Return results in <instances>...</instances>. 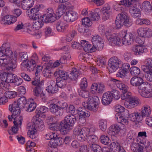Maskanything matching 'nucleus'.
<instances>
[{
    "instance_id": "nucleus-1",
    "label": "nucleus",
    "mask_w": 152,
    "mask_h": 152,
    "mask_svg": "<svg viewBox=\"0 0 152 152\" xmlns=\"http://www.w3.org/2000/svg\"><path fill=\"white\" fill-rule=\"evenodd\" d=\"M76 121V117L73 115L69 114L66 115L64 120L60 122L61 132H64L65 134L67 133L72 129Z\"/></svg>"
},
{
    "instance_id": "nucleus-2",
    "label": "nucleus",
    "mask_w": 152,
    "mask_h": 152,
    "mask_svg": "<svg viewBox=\"0 0 152 152\" xmlns=\"http://www.w3.org/2000/svg\"><path fill=\"white\" fill-rule=\"evenodd\" d=\"M115 22L117 29L120 28L124 25L128 27L132 24L131 20L129 19V17L125 12H122L118 14L116 17V20Z\"/></svg>"
},
{
    "instance_id": "nucleus-3",
    "label": "nucleus",
    "mask_w": 152,
    "mask_h": 152,
    "mask_svg": "<svg viewBox=\"0 0 152 152\" xmlns=\"http://www.w3.org/2000/svg\"><path fill=\"white\" fill-rule=\"evenodd\" d=\"M18 60L20 61H22V65L24 67L27 68L29 71L34 70L36 66V62L33 59H31L27 63L25 64L26 62L28 59V56L26 52H20L19 53Z\"/></svg>"
},
{
    "instance_id": "nucleus-4",
    "label": "nucleus",
    "mask_w": 152,
    "mask_h": 152,
    "mask_svg": "<svg viewBox=\"0 0 152 152\" xmlns=\"http://www.w3.org/2000/svg\"><path fill=\"white\" fill-rule=\"evenodd\" d=\"M66 111L68 112H69L71 114L76 115L77 113L79 115L80 121L83 120L84 123L86 121L85 117H88L90 115V113L86 110L85 109L79 108L76 109L75 107L72 105H69Z\"/></svg>"
},
{
    "instance_id": "nucleus-5",
    "label": "nucleus",
    "mask_w": 152,
    "mask_h": 152,
    "mask_svg": "<svg viewBox=\"0 0 152 152\" xmlns=\"http://www.w3.org/2000/svg\"><path fill=\"white\" fill-rule=\"evenodd\" d=\"M92 51L101 50L103 48L104 43L102 39L98 35L94 36L91 39Z\"/></svg>"
},
{
    "instance_id": "nucleus-6",
    "label": "nucleus",
    "mask_w": 152,
    "mask_h": 152,
    "mask_svg": "<svg viewBox=\"0 0 152 152\" xmlns=\"http://www.w3.org/2000/svg\"><path fill=\"white\" fill-rule=\"evenodd\" d=\"M138 91L142 97L145 98L152 97V86L148 83L145 84L142 88L138 89Z\"/></svg>"
},
{
    "instance_id": "nucleus-7",
    "label": "nucleus",
    "mask_w": 152,
    "mask_h": 152,
    "mask_svg": "<svg viewBox=\"0 0 152 152\" xmlns=\"http://www.w3.org/2000/svg\"><path fill=\"white\" fill-rule=\"evenodd\" d=\"M137 2L135 0L132 3H129L130 4H128L129 7V11L131 16L134 18H138L140 16V11L137 7Z\"/></svg>"
},
{
    "instance_id": "nucleus-8",
    "label": "nucleus",
    "mask_w": 152,
    "mask_h": 152,
    "mask_svg": "<svg viewBox=\"0 0 152 152\" xmlns=\"http://www.w3.org/2000/svg\"><path fill=\"white\" fill-rule=\"evenodd\" d=\"M121 61L117 57H114L110 58L109 61V69L110 72H113L121 65Z\"/></svg>"
},
{
    "instance_id": "nucleus-9",
    "label": "nucleus",
    "mask_w": 152,
    "mask_h": 152,
    "mask_svg": "<svg viewBox=\"0 0 152 152\" xmlns=\"http://www.w3.org/2000/svg\"><path fill=\"white\" fill-rule=\"evenodd\" d=\"M53 138L50 140L48 145L51 148H56L60 145L62 143L63 138L59 136L58 134L55 133H53L51 136Z\"/></svg>"
},
{
    "instance_id": "nucleus-10",
    "label": "nucleus",
    "mask_w": 152,
    "mask_h": 152,
    "mask_svg": "<svg viewBox=\"0 0 152 152\" xmlns=\"http://www.w3.org/2000/svg\"><path fill=\"white\" fill-rule=\"evenodd\" d=\"M12 51L10 50V47L8 43L3 44L2 46L0 47V56H4L9 58L11 56Z\"/></svg>"
},
{
    "instance_id": "nucleus-11",
    "label": "nucleus",
    "mask_w": 152,
    "mask_h": 152,
    "mask_svg": "<svg viewBox=\"0 0 152 152\" xmlns=\"http://www.w3.org/2000/svg\"><path fill=\"white\" fill-rule=\"evenodd\" d=\"M130 83L131 85L134 87H138V89H139L143 87L144 84L147 82H144L143 79L141 77L134 76L131 78Z\"/></svg>"
},
{
    "instance_id": "nucleus-12",
    "label": "nucleus",
    "mask_w": 152,
    "mask_h": 152,
    "mask_svg": "<svg viewBox=\"0 0 152 152\" xmlns=\"http://www.w3.org/2000/svg\"><path fill=\"white\" fill-rule=\"evenodd\" d=\"M40 5H37L31 9L30 10L27 11V12L29 13L28 15L30 19L36 20L39 18L40 13L39 11L40 9Z\"/></svg>"
},
{
    "instance_id": "nucleus-13",
    "label": "nucleus",
    "mask_w": 152,
    "mask_h": 152,
    "mask_svg": "<svg viewBox=\"0 0 152 152\" xmlns=\"http://www.w3.org/2000/svg\"><path fill=\"white\" fill-rule=\"evenodd\" d=\"M15 75L12 73L4 72L0 75L1 80L6 83H13Z\"/></svg>"
},
{
    "instance_id": "nucleus-14",
    "label": "nucleus",
    "mask_w": 152,
    "mask_h": 152,
    "mask_svg": "<svg viewBox=\"0 0 152 152\" xmlns=\"http://www.w3.org/2000/svg\"><path fill=\"white\" fill-rule=\"evenodd\" d=\"M78 17V14L72 10H68L64 15L63 18L66 22H72L76 20Z\"/></svg>"
},
{
    "instance_id": "nucleus-15",
    "label": "nucleus",
    "mask_w": 152,
    "mask_h": 152,
    "mask_svg": "<svg viewBox=\"0 0 152 152\" xmlns=\"http://www.w3.org/2000/svg\"><path fill=\"white\" fill-rule=\"evenodd\" d=\"M102 14V19L106 20L109 19L112 14V10L110 6L105 4L102 8L101 11Z\"/></svg>"
},
{
    "instance_id": "nucleus-16",
    "label": "nucleus",
    "mask_w": 152,
    "mask_h": 152,
    "mask_svg": "<svg viewBox=\"0 0 152 152\" xmlns=\"http://www.w3.org/2000/svg\"><path fill=\"white\" fill-rule=\"evenodd\" d=\"M123 32L125 34L122 39L123 44L126 45H129L132 44L134 41V35L130 33L125 34V31Z\"/></svg>"
},
{
    "instance_id": "nucleus-17",
    "label": "nucleus",
    "mask_w": 152,
    "mask_h": 152,
    "mask_svg": "<svg viewBox=\"0 0 152 152\" xmlns=\"http://www.w3.org/2000/svg\"><path fill=\"white\" fill-rule=\"evenodd\" d=\"M91 132V129L86 127L83 128L80 132V134L77 137L78 140L81 142L84 141Z\"/></svg>"
},
{
    "instance_id": "nucleus-18",
    "label": "nucleus",
    "mask_w": 152,
    "mask_h": 152,
    "mask_svg": "<svg viewBox=\"0 0 152 152\" xmlns=\"http://www.w3.org/2000/svg\"><path fill=\"white\" fill-rule=\"evenodd\" d=\"M35 128L38 130L42 131L45 129V126L43 121L39 118L33 117L32 120Z\"/></svg>"
},
{
    "instance_id": "nucleus-19",
    "label": "nucleus",
    "mask_w": 152,
    "mask_h": 152,
    "mask_svg": "<svg viewBox=\"0 0 152 152\" xmlns=\"http://www.w3.org/2000/svg\"><path fill=\"white\" fill-rule=\"evenodd\" d=\"M124 104L126 107L131 109L137 105L139 104V101L137 99L132 98L126 100Z\"/></svg>"
},
{
    "instance_id": "nucleus-20",
    "label": "nucleus",
    "mask_w": 152,
    "mask_h": 152,
    "mask_svg": "<svg viewBox=\"0 0 152 152\" xmlns=\"http://www.w3.org/2000/svg\"><path fill=\"white\" fill-rule=\"evenodd\" d=\"M92 91H95L98 93H102L105 89V86L103 83H98L92 84L91 86Z\"/></svg>"
},
{
    "instance_id": "nucleus-21",
    "label": "nucleus",
    "mask_w": 152,
    "mask_h": 152,
    "mask_svg": "<svg viewBox=\"0 0 152 152\" xmlns=\"http://www.w3.org/2000/svg\"><path fill=\"white\" fill-rule=\"evenodd\" d=\"M8 118L10 121L12 120V119H13L14 121L13 122L14 125L17 124L20 126V127L22 124L23 117L22 115L20 113L18 114L15 116H12L9 115L8 116Z\"/></svg>"
},
{
    "instance_id": "nucleus-22",
    "label": "nucleus",
    "mask_w": 152,
    "mask_h": 152,
    "mask_svg": "<svg viewBox=\"0 0 152 152\" xmlns=\"http://www.w3.org/2000/svg\"><path fill=\"white\" fill-rule=\"evenodd\" d=\"M55 76L58 75V77L57 78V81L59 80L66 81L69 78V75L65 71L62 70H57L54 73Z\"/></svg>"
},
{
    "instance_id": "nucleus-23",
    "label": "nucleus",
    "mask_w": 152,
    "mask_h": 152,
    "mask_svg": "<svg viewBox=\"0 0 152 152\" xmlns=\"http://www.w3.org/2000/svg\"><path fill=\"white\" fill-rule=\"evenodd\" d=\"M20 107L17 102H15L9 106V110L12 113V116H15L20 113Z\"/></svg>"
},
{
    "instance_id": "nucleus-24",
    "label": "nucleus",
    "mask_w": 152,
    "mask_h": 152,
    "mask_svg": "<svg viewBox=\"0 0 152 152\" xmlns=\"http://www.w3.org/2000/svg\"><path fill=\"white\" fill-rule=\"evenodd\" d=\"M109 42L112 45H120L121 44L120 39L115 34H111L110 37H107Z\"/></svg>"
},
{
    "instance_id": "nucleus-25",
    "label": "nucleus",
    "mask_w": 152,
    "mask_h": 152,
    "mask_svg": "<svg viewBox=\"0 0 152 152\" xmlns=\"http://www.w3.org/2000/svg\"><path fill=\"white\" fill-rule=\"evenodd\" d=\"M112 100V97L110 91L107 92L103 95L102 101V104L104 105H107L109 104Z\"/></svg>"
},
{
    "instance_id": "nucleus-26",
    "label": "nucleus",
    "mask_w": 152,
    "mask_h": 152,
    "mask_svg": "<svg viewBox=\"0 0 152 152\" xmlns=\"http://www.w3.org/2000/svg\"><path fill=\"white\" fill-rule=\"evenodd\" d=\"M58 89L56 83L53 80H51L48 83V86L46 88V90L48 92L51 94L56 93Z\"/></svg>"
},
{
    "instance_id": "nucleus-27",
    "label": "nucleus",
    "mask_w": 152,
    "mask_h": 152,
    "mask_svg": "<svg viewBox=\"0 0 152 152\" xmlns=\"http://www.w3.org/2000/svg\"><path fill=\"white\" fill-rule=\"evenodd\" d=\"M17 58L14 57L9 61L6 62L5 64V67L6 69L8 71H12L13 69H15L17 67Z\"/></svg>"
},
{
    "instance_id": "nucleus-28",
    "label": "nucleus",
    "mask_w": 152,
    "mask_h": 152,
    "mask_svg": "<svg viewBox=\"0 0 152 152\" xmlns=\"http://www.w3.org/2000/svg\"><path fill=\"white\" fill-rule=\"evenodd\" d=\"M41 18L45 23L53 22L55 21L56 18V15L45 14L43 16H41Z\"/></svg>"
},
{
    "instance_id": "nucleus-29",
    "label": "nucleus",
    "mask_w": 152,
    "mask_h": 152,
    "mask_svg": "<svg viewBox=\"0 0 152 152\" xmlns=\"http://www.w3.org/2000/svg\"><path fill=\"white\" fill-rule=\"evenodd\" d=\"M34 0H21V5L24 10H29V9L34 5Z\"/></svg>"
},
{
    "instance_id": "nucleus-30",
    "label": "nucleus",
    "mask_w": 152,
    "mask_h": 152,
    "mask_svg": "<svg viewBox=\"0 0 152 152\" xmlns=\"http://www.w3.org/2000/svg\"><path fill=\"white\" fill-rule=\"evenodd\" d=\"M101 12L100 9L97 8L95 9L94 12L89 11V16L91 20L96 21L100 18L99 12Z\"/></svg>"
},
{
    "instance_id": "nucleus-31",
    "label": "nucleus",
    "mask_w": 152,
    "mask_h": 152,
    "mask_svg": "<svg viewBox=\"0 0 152 152\" xmlns=\"http://www.w3.org/2000/svg\"><path fill=\"white\" fill-rule=\"evenodd\" d=\"M134 54L135 55H140L147 51V49L145 47L140 45L135 46L132 49Z\"/></svg>"
},
{
    "instance_id": "nucleus-32",
    "label": "nucleus",
    "mask_w": 152,
    "mask_h": 152,
    "mask_svg": "<svg viewBox=\"0 0 152 152\" xmlns=\"http://www.w3.org/2000/svg\"><path fill=\"white\" fill-rule=\"evenodd\" d=\"M140 145L139 143L132 142L131 145V150L134 152H143L144 146Z\"/></svg>"
},
{
    "instance_id": "nucleus-33",
    "label": "nucleus",
    "mask_w": 152,
    "mask_h": 152,
    "mask_svg": "<svg viewBox=\"0 0 152 152\" xmlns=\"http://www.w3.org/2000/svg\"><path fill=\"white\" fill-rule=\"evenodd\" d=\"M56 26L57 31L59 32L65 31L68 26L67 24L61 21L57 22L56 24Z\"/></svg>"
},
{
    "instance_id": "nucleus-34",
    "label": "nucleus",
    "mask_w": 152,
    "mask_h": 152,
    "mask_svg": "<svg viewBox=\"0 0 152 152\" xmlns=\"http://www.w3.org/2000/svg\"><path fill=\"white\" fill-rule=\"evenodd\" d=\"M49 110L50 112L53 114H55L56 116H61L59 113L60 108L58 105L56 104L53 103L50 104L49 106Z\"/></svg>"
},
{
    "instance_id": "nucleus-35",
    "label": "nucleus",
    "mask_w": 152,
    "mask_h": 152,
    "mask_svg": "<svg viewBox=\"0 0 152 152\" xmlns=\"http://www.w3.org/2000/svg\"><path fill=\"white\" fill-rule=\"evenodd\" d=\"M144 117L147 118L151 114V110L150 107L147 105H144L141 108L140 112Z\"/></svg>"
},
{
    "instance_id": "nucleus-36",
    "label": "nucleus",
    "mask_w": 152,
    "mask_h": 152,
    "mask_svg": "<svg viewBox=\"0 0 152 152\" xmlns=\"http://www.w3.org/2000/svg\"><path fill=\"white\" fill-rule=\"evenodd\" d=\"M109 145L110 148L114 152H120L121 148H123L117 142H113Z\"/></svg>"
},
{
    "instance_id": "nucleus-37",
    "label": "nucleus",
    "mask_w": 152,
    "mask_h": 152,
    "mask_svg": "<svg viewBox=\"0 0 152 152\" xmlns=\"http://www.w3.org/2000/svg\"><path fill=\"white\" fill-rule=\"evenodd\" d=\"M139 142L142 144L144 148H145L147 151L150 152L152 151V142L150 143L148 141L145 140H140Z\"/></svg>"
},
{
    "instance_id": "nucleus-38",
    "label": "nucleus",
    "mask_w": 152,
    "mask_h": 152,
    "mask_svg": "<svg viewBox=\"0 0 152 152\" xmlns=\"http://www.w3.org/2000/svg\"><path fill=\"white\" fill-rule=\"evenodd\" d=\"M50 129V130L55 131H60L61 133L63 134H65L63 132H61L62 126L60 125V122L59 124H53L50 125L49 126Z\"/></svg>"
},
{
    "instance_id": "nucleus-39",
    "label": "nucleus",
    "mask_w": 152,
    "mask_h": 152,
    "mask_svg": "<svg viewBox=\"0 0 152 152\" xmlns=\"http://www.w3.org/2000/svg\"><path fill=\"white\" fill-rule=\"evenodd\" d=\"M99 102V99L97 96L92 95L89 97L87 103V104H96L98 105V103Z\"/></svg>"
},
{
    "instance_id": "nucleus-40",
    "label": "nucleus",
    "mask_w": 152,
    "mask_h": 152,
    "mask_svg": "<svg viewBox=\"0 0 152 152\" xmlns=\"http://www.w3.org/2000/svg\"><path fill=\"white\" fill-rule=\"evenodd\" d=\"M66 6L64 4H61L59 6L58 10L56 12V14L58 17H61L65 12L66 9H67Z\"/></svg>"
},
{
    "instance_id": "nucleus-41",
    "label": "nucleus",
    "mask_w": 152,
    "mask_h": 152,
    "mask_svg": "<svg viewBox=\"0 0 152 152\" xmlns=\"http://www.w3.org/2000/svg\"><path fill=\"white\" fill-rule=\"evenodd\" d=\"M88 151L89 152H102L101 147L96 144H92Z\"/></svg>"
},
{
    "instance_id": "nucleus-42",
    "label": "nucleus",
    "mask_w": 152,
    "mask_h": 152,
    "mask_svg": "<svg viewBox=\"0 0 152 152\" xmlns=\"http://www.w3.org/2000/svg\"><path fill=\"white\" fill-rule=\"evenodd\" d=\"M48 110V108L47 107L45 106H41L39 109L37 108V109L36 111V113L37 114L34 117L39 118V117H40L42 114L46 112Z\"/></svg>"
},
{
    "instance_id": "nucleus-43",
    "label": "nucleus",
    "mask_w": 152,
    "mask_h": 152,
    "mask_svg": "<svg viewBox=\"0 0 152 152\" xmlns=\"http://www.w3.org/2000/svg\"><path fill=\"white\" fill-rule=\"evenodd\" d=\"M37 19L38 20L34 22L33 26L34 28H35L36 29L39 30L42 27L45 22H43V20L41 18V16Z\"/></svg>"
},
{
    "instance_id": "nucleus-44",
    "label": "nucleus",
    "mask_w": 152,
    "mask_h": 152,
    "mask_svg": "<svg viewBox=\"0 0 152 152\" xmlns=\"http://www.w3.org/2000/svg\"><path fill=\"white\" fill-rule=\"evenodd\" d=\"M79 75V73L76 69L72 68V71L69 75V78L72 80H75L77 79Z\"/></svg>"
},
{
    "instance_id": "nucleus-45",
    "label": "nucleus",
    "mask_w": 152,
    "mask_h": 152,
    "mask_svg": "<svg viewBox=\"0 0 152 152\" xmlns=\"http://www.w3.org/2000/svg\"><path fill=\"white\" fill-rule=\"evenodd\" d=\"M19 107L21 108L22 107L25 108L26 105L29 104L27 103L25 97L23 96L18 99L17 102Z\"/></svg>"
},
{
    "instance_id": "nucleus-46",
    "label": "nucleus",
    "mask_w": 152,
    "mask_h": 152,
    "mask_svg": "<svg viewBox=\"0 0 152 152\" xmlns=\"http://www.w3.org/2000/svg\"><path fill=\"white\" fill-rule=\"evenodd\" d=\"M145 63L146 65L142 67V69H152V59L150 58L146 59L145 60Z\"/></svg>"
},
{
    "instance_id": "nucleus-47",
    "label": "nucleus",
    "mask_w": 152,
    "mask_h": 152,
    "mask_svg": "<svg viewBox=\"0 0 152 152\" xmlns=\"http://www.w3.org/2000/svg\"><path fill=\"white\" fill-rule=\"evenodd\" d=\"M43 83L40 81V78L38 76H35L31 82V84L33 86H36L35 87H41Z\"/></svg>"
},
{
    "instance_id": "nucleus-48",
    "label": "nucleus",
    "mask_w": 152,
    "mask_h": 152,
    "mask_svg": "<svg viewBox=\"0 0 152 152\" xmlns=\"http://www.w3.org/2000/svg\"><path fill=\"white\" fill-rule=\"evenodd\" d=\"M86 88H80L78 90L79 95L84 98H87L89 96V92L86 90Z\"/></svg>"
},
{
    "instance_id": "nucleus-49",
    "label": "nucleus",
    "mask_w": 152,
    "mask_h": 152,
    "mask_svg": "<svg viewBox=\"0 0 152 152\" xmlns=\"http://www.w3.org/2000/svg\"><path fill=\"white\" fill-rule=\"evenodd\" d=\"M145 72V77L147 80L151 82H152V69L146 70L142 69Z\"/></svg>"
},
{
    "instance_id": "nucleus-50",
    "label": "nucleus",
    "mask_w": 152,
    "mask_h": 152,
    "mask_svg": "<svg viewBox=\"0 0 152 152\" xmlns=\"http://www.w3.org/2000/svg\"><path fill=\"white\" fill-rule=\"evenodd\" d=\"M151 4L149 1H145L142 4V8L146 11L151 10L152 9Z\"/></svg>"
},
{
    "instance_id": "nucleus-51",
    "label": "nucleus",
    "mask_w": 152,
    "mask_h": 152,
    "mask_svg": "<svg viewBox=\"0 0 152 152\" xmlns=\"http://www.w3.org/2000/svg\"><path fill=\"white\" fill-rule=\"evenodd\" d=\"M28 104L24 108L28 112H30L33 111L36 107V104L34 102H31L30 104Z\"/></svg>"
},
{
    "instance_id": "nucleus-52",
    "label": "nucleus",
    "mask_w": 152,
    "mask_h": 152,
    "mask_svg": "<svg viewBox=\"0 0 152 152\" xmlns=\"http://www.w3.org/2000/svg\"><path fill=\"white\" fill-rule=\"evenodd\" d=\"M27 128L29 132V135H34V134H37L36 129L35 126L32 125L31 123H28L27 125Z\"/></svg>"
},
{
    "instance_id": "nucleus-53",
    "label": "nucleus",
    "mask_w": 152,
    "mask_h": 152,
    "mask_svg": "<svg viewBox=\"0 0 152 152\" xmlns=\"http://www.w3.org/2000/svg\"><path fill=\"white\" fill-rule=\"evenodd\" d=\"M107 122L106 120L101 119L99 121V126L100 129L103 131H105L107 128Z\"/></svg>"
},
{
    "instance_id": "nucleus-54",
    "label": "nucleus",
    "mask_w": 152,
    "mask_h": 152,
    "mask_svg": "<svg viewBox=\"0 0 152 152\" xmlns=\"http://www.w3.org/2000/svg\"><path fill=\"white\" fill-rule=\"evenodd\" d=\"M129 70L130 74L132 76L138 75L140 73V69L137 67H132Z\"/></svg>"
},
{
    "instance_id": "nucleus-55",
    "label": "nucleus",
    "mask_w": 152,
    "mask_h": 152,
    "mask_svg": "<svg viewBox=\"0 0 152 152\" xmlns=\"http://www.w3.org/2000/svg\"><path fill=\"white\" fill-rule=\"evenodd\" d=\"M91 21L89 16L88 17L82 19V24L86 26L89 27L91 26L92 25Z\"/></svg>"
},
{
    "instance_id": "nucleus-56",
    "label": "nucleus",
    "mask_w": 152,
    "mask_h": 152,
    "mask_svg": "<svg viewBox=\"0 0 152 152\" xmlns=\"http://www.w3.org/2000/svg\"><path fill=\"white\" fill-rule=\"evenodd\" d=\"M110 141V140L107 136L103 135L100 137V141L104 145H109Z\"/></svg>"
},
{
    "instance_id": "nucleus-57",
    "label": "nucleus",
    "mask_w": 152,
    "mask_h": 152,
    "mask_svg": "<svg viewBox=\"0 0 152 152\" xmlns=\"http://www.w3.org/2000/svg\"><path fill=\"white\" fill-rule=\"evenodd\" d=\"M59 105H58L59 108V114L63 115L64 113V110H66L67 109V107L68 105L66 103L64 102L61 103V104H60L59 103Z\"/></svg>"
},
{
    "instance_id": "nucleus-58",
    "label": "nucleus",
    "mask_w": 152,
    "mask_h": 152,
    "mask_svg": "<svg viewBox=\"0 0 152 152\" xmlns=\"http://www.w3.org/2000/svg\"><path fill=\"white\" fill-rule=\"evenodd\" d=\"M5 94V97L7 99L8 98L11 99L14 98L17 95V93L14 91H6Z\"/></svg>"
},
{
    "instance_id": "nucleus-59",
    "label": "nucleus",
    "mask_w": 152,
    "mask_h": 152,
    "mask_svg": "<svg viewBox=\"0 0 152 152\" xmlns=\"http://www.w3.org/2000/svg\"><path fill=\"white\" fill-rule=\"evenodd\" d=\"M98 139L97 137L94 135H89L86 138L88 142L90 143L96 142L97 141Z\"/></svg>"
},
{
    "instance_id": "nucleus-60",
    "label": "nucleus",
    "mask_w": 152,
    "mask_h": 152,
    "mask_svg": "<svg viewBox=\"0 0 152 152\" xmlns=\"http://www.w3.org/2000/svg\"><path fill=\"white\" fill-rule=\"evenodd\" d=\"M9 15L1 16L0 20V23L4 25H9Z\"/></svg>"
},
{
    "instance_id": "nucleus-61",
    "label": "nucleus",
    "mask_w": 152,
    "mask_h": 152,
    "mask_svg": "<svg viewBox=\"0 0 152 152\" xmlns=\"http://www.w3.org/2000/svg\"><path fill=\"white\" fill-rule=\"evenodd\" d=\"M110 92H111L112 98L113 97L115 100H118L120 97V93L118 91L113 89Z\"/></svg>"
},
{
    "instance_id": "nucleus-62",
    "label": "nucleus",
    "mask_w": 152,
    "mask_h": 152,
    "mask_svg": "<svg viewBox=\"0 0 152 152\" xmlns=\"http://www.w3.org/2000/svg\"><path fill=\"white\" fill-rule=\"evenodd\" d=\"M36 145L35 143L28 141L26 144V149L27 151H32V148L35 147Z\"/></svg>"
},
{
    "instance_id": "nucleus-63",
    "label": "nucleus",
    "mask_w": 152,
    "mask_h": 152,
    "mask_svg": "<svg viewBox=\"0 0 152 152\" xmlns=\"http://www.w3.org/2000/svg\"><path fill=\"white\" fill-rule=\"evenodd\" d=\"M56 86L57 88L59 87L61 88H63L65 87L66 85V81L61 80L60 79L58 81H56Z\"/></svg>"
},
{
    "instance_id": "nucleus-64",
    "label": "nucleus",
    "mask_w": 152,
    "mask_h": 152,
    "mask_svg": "<svg viewBox=\"0 0 152 152\" xmlns=\"http://www.w3.org/2000/svg\"><path fill=\"white\" fill-rule=\"evenodd\" d=\"M19 127H20L17 124H15V125L14 124V125L12 127L11 130L8 131L9 134L12 135L17 133Z\"/></svg>"
}]
</instances>
